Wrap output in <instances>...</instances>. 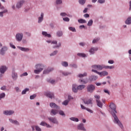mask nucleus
I'll return each mask as SVG.
<instances>
[{"label":"nucleus","instance_id":"412c9836","mask_svg":"<svg viewBox=\"0 0 131 131\" xmlns=\"http://www.w3.org/2000/svg\"><path fill=\"white\" fill-rule=\"evenodd\" d=\"M40 125H42V126H46V127H52L50 124H48V123H46L45 122H41L40 124Z\"/></svg>","mask_w":131,"mask_h":131},{"label":"nucleus","instance_id":"2f4dec72","mask_svg":"<svg viewBox=\"0 0 131 131\" xmlns=\"http://www.w3.org/2000/svg\"><path fill=\"white\" fill-rule=\"evenodd\" d=\"M42 34H43V35H44L45 36H46L47 37H51V34H48V33H47V32H42Z\"/></svg>","mask_w":131,"mask_h":131},{"label":"nucleus","instance_id":"6ab92c4d","mask_svg":"<svg viewBox=\"0 0 131 131\" xmlns=\"http://www.w3.org/2000/svg\"><path fill=\"white\" fill-rule=\"evenodd\" d=\"M97 105L100 108H103V103L100 100H96Z\"/></svg>","mask_w":131,"mask_h":131},{"label":"nucleus","instance_id":"f03ea898","mask_svg":"<svg viewBox=\"0 0 131 131\" xmlns=\"http://www.w3.org/2000/svg\"><path fill=\"white\" fill-rule=\"evenodd\" d=\"M88 74L86 73H84V74H80L78 75V77H79L80 79L79 80V82L82 83L83 84H86L88 83V78L85 79H82V77H84V76H86Z\"/></svg>","mask_w":131,"mask_h":131},{"label":"nucleus","instance_id":"b1692460","mask_svg":"<svg viewBox=\"0 0 131 131\" xmlns=\"http://www.w3.org/2000/svg\"><path fill=\"white\" fill-rule=\"evenodd\" d=\"M84 104H93V99H88L87 100H84Z\"/></svg>","mask_w":131,"mask_h":131},{"label":"nucleus","instance_id":"7ed1b4c3","mask_svg":"<svg viewBox=\"0 0 131 131\" xmlns=\"http://www.w3.org/2000/svg\"><path fill=\"white\" fill-rule=\"evenodd\" d=\"M35 68L36 70H35L34 71V73L35 74H39L43 70V69L45 68V66L43 64H39L35 66Z\"/></svg>","mask_w":131,"mask_h":131},{"label":"nucleus","instance_id":"a211bd4d","mask_svg":"<svg viewBox=\"0 0 131 131\" xmlns=\"http://www.w3.org/2000/svg\"><path fill=\"white\" fill-rule=\"evenodd\" d=\"M24 4V1H20L19 2L17 3L16 5V8H17V9H19V8H21V7L23 6Z\"/></svg>","mask_w":131,"mask_h":131},{"label":"nucleus","instance_id":"473e14b6","mask_svg":"<svg viewBox=\"0 0 131 131\" xmlns=\"http://www.w3.org/2000/svg\"><path fill=\"white\" fill-rule=\"evenodd\" d=\"M70 119L71 120H72V121H75L76 122H78L79 121L78 118H77L72 117V118H70Z\"/></svg>","mask_w":131,"mask_h":131},{"label":"nucleus","instance_id":"864d4df0","mask_svg":"<svg viewBox=\"0 0 131 131\" xmlns=\"http://www.w3.org/2000/svg\"><path fill=\"white\" fill-rule=\"evenodd\" d=\"M60 4H62V0H56V4L60 5Z\"/></svg>","mask_w":131,"mask_h":131},{"label":"nucleus","instance_id":"09e8293b","mask_svg":"<svg viewBox=\"0 0 131 131\" xmlns=\"http://www.w3.org/2000/svg\"><path fill=\"white\" fill-rule=\"evenodd\" d=\"M59 114H60V115H62V116H65V114L62 111H60L59 112Z\"/></svg>","mask_w":131,"mask_h":131},{"label":"nucleus","instance_id":"6e6d98bb","mask_svg":"<svg viewBox=\"0 0 131 131\" xmlns=\"http://www.w3.org/2000/svg\"><path fill=\"white\" fill-rule=\"evenodd\" d=\"M60 16H62V17H65V16H67V14L64 12H62L60 13Z\"/></svg>","mask_w":131,"mask_h":131},{"label":"nucleus","instance_id":"a18cd8bd","mask_svg":"<svg viewBox=\"0 0 131 131\" xmlns=\"http://www.w3.org/2000/svg\"><path fill=\"white\" fill-rule=\"evenodd\" d=\"M99 40H100V38H98L97 39H94L92 42L93 43H96V42H97V41H99Z\"/></svg>","mask_w":131,"mask_h":131},{"label":"nucleus","instance_id":"c03bdc74","mask_svg":"<svg viewBox=\"0 0 131 131\" xmlns=\"http://www.w3.org/2000/svg\"><path fill=\"white\" fill-rule=\"evenodd\" d=\"M58 53V51H55L52 53L50 54V56H55V55H57V53Z\"/></svg>","mask_w":131,"mask_h":131},{"label":"nucleus","instance_id":"bb28decb","mask_svg":"<svg viewBox=\"0 0 131 131\" xmlns=\"http://www.w3.org/2000/svg\"><path fill=\"white\" fill-rule=\"evenodd\" d=\"M85 88V85H79L77 86V90L78 91H82V90H83Z\"/></svg>","mask_w":131,"mask_h":131},{"label":"nucleus","instance_id":"c9c22d12","mask_svg":"<svg viewBox=\"0 0 131 131\" xmlns=\"http://www.w3.org/2000/svg\"><path fill=\"white\" fill-rule=\"evenodd\" d=\"M78 21L79 23H81V24L86 23V20L83 19H78Z\"/></svg>","mask_w":131,"mask_h":131},{"label":"nucleus","instance_id":"5701e85b","mask_svg":"<svg viewBox=\"0 0 131 131\" xmlns=\"http://www.w3.org/2000/svg\"><path fill=\"white\" fill-rule=\"evenodd\" d=\"M42 20H43V13H41V15H40V17H38V23H41V21H42Z\"/></svg>","mask_w":131,"mask_h":131},{"label":"nucleus","instance_id":"680f3d73","mask_svg":"<svg viewBox=\"0 0 131 131\" xmlns=\"http://www.w3.org/2000/svg\"><path fill=\"white\" fill-rule=\"evenodd\" d=\"M84 17L85 18H89V17H90V15H89V14H85L84 15Z\"/></svg>","mask_w":131,"mask_h":131},{"label":"nucleus","instance_id":"4468645a","mask_svg":"<svg viewBox=\"0 0 131 131\" xmlns=\"http://www.w3.org/2000/svg\"><path fill=\"white\" fill-rule=\"evenodd\" d=\"M7 69H8V68H7V67L2 66L0 68L1 73H2L3 74H4V73H5V72H6V70H7Z\"/></svg>","mask_w":131,"mask_h":131},{"label":"nucleus","instance_id":"393cba45","mask_svg":"<svg viewBox=\"0 0 131 131\" xmlns=\"http://www.w3.org/2000/svg\"><path fill=\"white\" fill-rule=\"evenodd\" d=\"M9 121L12 123H14V124H16V125H19V122L17 120H12L11 119H9Z\"/></svg>","mask_w":131,"mask_h":131},{"label":"nucleus","instance_id":"cd10ccee","mask_svg":"<svg viewBox=\"0 0 131 131\" xmlns=\"http://www.w3.org/2000/svg\"><path fill=\"white\" fill-rule=\"evenodd\" d=\"M73 92H74V93H77V91H78V89H77V87L76 88V85L75 84H73Z\"/></svg>","mask_w":131,"mask_h":131},{"label":"nucleus","instance_id":"f704fd0d","mask_svg":"<svg viewBox=\"0 0 131 131\" xmlns=\"http://www.w3.org/2000/svg\"><path fill=\"white\" fill-rule=\"evenodd\" d=\"M77 56H79V57H82L83 58H85V57H86V55L83 53H78Z\"/></svg>","mask_w":131,"mask_h":131},{"label":"nucleus","instance_id":"72a5a7b5","mask_svg":"<svg viewBox=\"0 0 131 131\" xmlns=\"http://www.w3.org/2000/svg\"><path fill=\"white\" fill-rule=\"evenodd\" d=\"M85 2H86V0H79V3L82 6L85 4Z\"/></svg>","mask_w":131,"mask_h":131},{"label":"nucleus","instance_id":"f3484780","mask_svg":"<svg viewBox=\"0 0 131 131\" xmlns=\"http://www.w3.org/2000/svg\"><path fill=\"white\" fill-rule=\"evenodd\" d=\"M98 79V77L97 76H91L89 77V80L90 81H95Z\"/></svg>","mask_w":131,"mask_h":131},{"label":"nucleus","instance_id":"603ef678","mask_svg":"<svg viewBox=\"0 0 131 131\" xmlns=\"http://www.w3.org/2000/svg\"><path fill=\"white\" fill-rule=\"evenodd\" d=\"M28 75V74L27 72L24 73L23 74L20 75V77H22V76H27Z\"/></svg>","mask_w":131,"mask_h":131},{"label":"nucleus","instance_id":"8fccbe9b","mask_svg":"<svg viewBox=\"0 0 131 131\" xmlns=\"http://www.w3.org/2000/svg\"><path fill=\"white\" fill-rule=\"evenodd\" d=\"M36 97V95L34 94V95H32V96H30V99L31 100H33V99H34V98H35Z\"/></svg>","mask_w":131,"mask_h":131},{"label":"nucleus","instance_id":"de8ad7c7","mask_svg":"<svg viewBox=\"0 0 131 131\" xmlns=\"http://www.w3.org/2000/svg\"><path fill=\"white\" fill-rule=\"evenodd\" d=\"M94 97L95 99H96V100H100L101 97L100 96V95H95L94 96Z\"/></svg>","mask_w":131,"mask_h":131},{"label":"nucleus","instance_id":"f257e3e1","mask_svg":"<svg viewBox=\"0 0 131 131\" xmlns=\"http://www.w3.org/2000/svg\"><path fill=\"white\" fill-rule=\"evenodd\" d=\"M109 107L111 108V109H112V110H113L114 111L113 114V116L114 118V122H115V123H117V124H118L119 126H120L121 128H122L123 127V126L122 125V124H121L120 121H119V119H118V118L115 114L117 113V111H116V105L113 103H111L110 104Z\"/></svg>","mask_w":131,"mask_h":131},{"label":"nucleus","instance_id":"13d9d810","mask_svg":"<svg viewBox=\"0 0 131 131\" xmlns=\"http://www.w3.org/2000/svg\"><path fill=\"white\" fill-rule=\"evenodd\" d=\"M70 66H71V67H73V68H77V66H76V64H71Z\"/></svg>","mask_w":131,"mask_h":131},{"label":"nucleus","instance_id":"a19ab883","mask_svg":"<svg viewBox=\"0 0 131 131\" xmlns=\"http://www.w3.org/2000/svg\"><path fill=\"white\" fill-rule=\"evenodd\" d=\"M5 97H6V94L4 93H1L0 94V100H2V99L5 98Z\"/></svg>","mask_w":131,"mask_h":131},{"label":"nucleus","instance_id":"aec40b11","mask_svg":"<svg viewBox=\"0 0 131 131\" xmlns=\"http://www.w3.org/2000/svg\"><path fill=\"white\" fill-rule=\"evenodd\" d=\"M96 51H98V48H92L90 50L89 52L90 53H91L92 54H95V52H96Z\"/></svg>","mask_w":131,"mask_h":131},{"label":"nucleus","instance_id":"3c124183","mask_svg":"<svg viewBox=\"0 0 131 131\" xmlns=\"http://www.w3.org/2000/svg\"><path fill=\"white\" fill-rule=\"evenodd\" d=\"M35 129L37 131H41V129L38 126H35Z\"/></svg>","mask_w":131,"mask_h":131},{"label":"nucleus","instance_id":"6e6552de","mask_svg":"<svg viewBox=\"0 0 131 131\" xmlns=\"http://www.w3.org/2000/svg\"><path fill=\"white\" fill-rule=\"evenodd\" d=\"M22 38H23V34L18 33L16 35V39L17 41H21Z\"/></svg>","mask_w":131,"mask_h":131},{"label":"nucleus","instance_id":"a878e982","mask_svg":"<svg viewBox=\"0 0 131 131\" xmlns=\"http://www.w3.org/2000/svg\"><path fill=\"white\" fill-rule=\"evenodd\" d=\"M58 113V110H52L51 112V115H56Z\"/></svg>","mask_w":131,"mask_h":131},{"label":"nucleus","instance_id":"39448f33","mask_svg":"<svg viewBox=\"0 0 131 131\" xmlns=\"http://www.w3.org/2000/svg\"><path fill=\"white\" fill-rule=\"evenodd\" d=\"M92 72H95V73H97L99 75H100L101 77L106 76L108 75V72H107L106 71H103V72H98L97 70H94V69H93L92 70Z\"/></svg>","mask_w":131,"mask_h":131},{"label":"nucleus","instance_id":"423d86ee","mask_svg":"<svg viewBox=\"0 0 131 131\" xmlns=\"http://www.w3.org/2000/svg\"><path fill=\"white\" fill-rule=\"evenodd\" d=\"M96 90V87L93 84H89L87 86V92L89 93H93Z\"/></svg>","mask_w":131,"mask_h":131},{"label":"nucleus","instance_id":"5fc2aeb1","mask_svg":"<svg viewBox=\"0 0 131 131\" xmlns=\"http://www.w3.org/2000/svg\"><path fill=\"white\" fill-rule=\"evenodd\" d=\"M98 3L99 4H104V3H105V0H98Z\"/></svg>","mask_w":131,"mask_h":131},{"label":"nucleus","instance_id":"bf43d9fd","mask_svg":"<svg viewBox=\"0 0 131 131\" xmlns=\"http://www.w3.org/2000/svg\"><path fill=\"white\" fill-rule=\"evenodd\" d=\"M81 109H83V110H86V107H85L84 106H83V105L81 104Z\"/></svg>","mask_w":131,"mask_h":131},{"label":"nucleus","instance_id":"4c0bfd02","mask_svg":"<svg viewBox=\"0 0 131 131\" xmlns=\"http://www.w3.org/2000/svg\"><path fill=\"white\" fill-rule=\"evenodd\" d=\"M104 68L105 69H113V68H114V66H104Z\"/></svg>","mask_w":131,"mask_h":131},{"label":"nucleus","instance_id":"0eeeda50","mask_svg":"<svg viewBox=\"0 0 131 131\" xmlns=\"http://www.w3.org/2000/svg\"><path fill=\"white\" fill-rule=\"evenodd\" d=\"M92 68L94 69H96V70L101 71L102 69H104V65H94L92 66Z\"/></svg>","mask_w":131,"mask_h":131},{"label":"nucleus","instance_id":"c756f323","mask_svg":"<svg viewBox=\"0 0 131 131\" xmlns=\"http://www.w3.org/2000/svg\"><path fill=\"white\" fill-rule=\"evenodd\" d=\"M5 51H7V48H6V47H3L2 49H1V51H0V54H1V55H4V54H5Z\"/></svg>","mask_w":131,"mask_h":131},{"label":"nucleus","instance_id":"37998d69","mask_svg":"<svg viewBox=\"0 0 131 131\" xmlns=\"http://www.w3.org/2000/svg\"><path fill=\"white\" fill-rule=\"evenodd\" d=\"M92 25H93V20H92V19H91L89 21V22L88 23V26H92Z\"/></svg>","mask_w":131,"mask_h":131},{"label":"nucleus","instance_id":"7c9ffc66","mask_svg":"<svg viewBox=\"0 0 131 131\" xmlns=\"http://www.w3.org/2000/svg\"><path fill=\"white\" fill-rule=\"evenodd\" d=\"M61 65L63 67H68V62L67 61H62Z\"/></svg>","mask_w":131,"mask_h":131},{"label":"nucleus","instance_id":"49530a36","mask_svg":"<svg viewBox=\"0 0 131 131\" xmlns=\"http://www.w3.org/2000/svg\"><path fill=\"white\" fill-rule=\"evenodd\" d=\"M63 21H65L66 22H69L70 19L68 17H64L63 18Z\"/></svg>","mask_w":131,"mask_h":131},{"label":"nucleus","instance_id":"2eb2a0df","mask_svg":"<svg viewBox=\"0 0 131 131\" xmlns=\"http://www.w3.org/2000/svg\"><path fill=\"white\" fill-rule=\"evenodd\" d=\"M12 77L13 79H14V80H16V79H17V78H18V75L17 74V73L16 72H15V71H12Z\"/></svg>","mask_w":131,"mask_h":131},{"label":"nucleus","instance_id":"4be33fe9","mask_svg":"<svg viewBox=\"0 0 131 131\" xmlns=\"http://www.w3.org/2000/svg\"><path fill=\"white\" fill-rule=\"evenodd\" d=\"M20 51H22L23 52H29V48H23L21 47H18Z\"/></svg>","mask_w":131,"mask_h":131},{"label":"nucleus","instance_id":"1a4fd4ad","mask_svg":"<svg viewBox=\"0 0 131 131\" xmlns=\"http://www.w3.org/2000/svg\"><path fill=\"white\" fill-rule=\"evenodd\" d=\"M45 96H46L47 97H48V98H50V99H53V98L54 97V93L50 92H46L45 93Z\"/></svg>","mask_w":131,"mask_h":131},{"label":"nucleus","instance_id":"9d476101","mask_svg":"<svg viewBox=\"0 0 131 131\" xmlns=\"http://www.w3.org/2000/svg\"><path fill=\"white\" fill-rule=\"evenodd\" d=\"M50 106L51 107V108H54L55 109H57V110H59L60 109V107L59 106L57 105L56 103L51 102L50 103Z\"/></svg>","mask_w":131,"mask_h":131},{"label":"nucleus","instance_id":"58836bf2","mask_svg":"<svg viewBox=\"0 0 131 131\" xmlns=\"http://www.w3.org/2000/svg\"><path fill=\"white\" fill-rule=\"evenodd\" d=\"M29 91V89L26 88L24 91H22L21 94L22 95H25L26 94L27 92H28Z\"/></svg>","mask_w":131,"mask_h":131},{"label":"nucleus","instance_id":"c85d7f7f","mask_svg":"<svg viewBox=\"0 0 131 131\" xmlns=\"http://www.w3.org/2000/svg\"><path fill=\"white\" fill-rule=\"evenodd\" d=\"M125 24L129 25L131 24V17H129L125 21Z\"/></svg>","mask_w":131,"mask_h":131},{"label":"nucleus","instance_id":"0e129e2a","mask_svg":"<svg viewBox=\"0 0 131 131\" xmlns=\"http://www.w3.org/2000/svg\"><path fill=\"white\" fill-rule=\"evenodd\" d=\"M2 91H6V86H3L1 88Z\"/></svg>","mask_w":131,"mask_h":131},{"label":"nucleus","instance_id":"ea45409f","mask_svg":"<svg viewBox=\"0 0 131 131\" xmlns=\"http://www.w3.org/2000/svg\"><path fill=\"white\" fill-rule=\"evenodd\" d=\"M57 36L60 37V36H62V35H63V33L62 32V31H58L57 32Z\"/></svg>","mask_w":131,"mask_h":131},{"label":"nucleus","instance_id":"79ce46f5","mask_svg":"<svg viewBox=\"0 0 131 131\" xmlns=\"http://www.w3.org/2000/svg\"><path fill=\"white\" fill-rule=\"evenodd\" d=\"M68 103H69V100H66L62 102V104L66 106V105H68Z\"/></svg>","mask_w":131,"mask_h":131},{"label":"nucleus","instance_id":"dca6fc26","mask_svg":"<svg viewBox=\"0 0 131 131\" xmlns=\"http://www.w3.org/2000/svg\"><path fill=\"white\" fill-rule=\"evenodd\" d=\"M4 114L5 115H12V114H14L13 111H5L4 112Z\"/></svg>","mask_w":131,"mask_h":131},{"label":"nucleus","instance_id":"052dcab7","mask_svg":"<svg viewBox=\"0 0 131 131\" xmlns=\"http://www.w3.org/2000/svg\"><path fill=\"white\" fill-rule=\"evenodd\" d=\"M86 110L88 111V112H90V113H93V111H92L91 109L89 108H86Z\"/></svg>","mask_w":131,"mask_h":131},{"label":"nucleus","instance_id":"e433bc0d","mask_svg":"<svg viewBox=\"0 0 131 131\" xmlns=\"http://www.w3.org/2000/svg\"><path fill=\"white\" fill-rule=\"evenodd\" d=\"M69 30L71 31H72L73 32H76V30L75 29V28H73L72 27H70L69 28Z\"/></svg>","mask_w":131,"mask_h":131},{"label":"nucleus","instance_id":"338daca9","mask_svg":"<svg viewBox=\"0 0 131 131\" xmlns=\"http://www.w3.org/2000/svg\"><path fill=\"white\" fill-rule=\"evenodd\" d=\"M85 27L84 25L80 26L79 28L80 29H82V28H84Z\"/></svg>","mask_w":131,"mask_h":131},{"label":"nucleus","instance_id":"774afa93","mask_svg":"<svg viewBox=\"0 0 131 131\" xmlns=\"http://www.w3.org/2000/svg\"><path fill=\"white\" fill-rule=\"evenodd\" d=\"M129 10H131V1L129 2Z\"/></svg>","mask_w":131,"mask_h":131},{"label":"nucleus","instance_id":"9b49d317","mask_svg":"<svg viewBox=\"0 0 131 131\" xmlns=\"http://www.w3.org/2000/svg\"><path fill=\"white\" fill-rule=\"evenodd\" d=\"M77 128L78 129H80V130H83V131L86 130V129H85V128H84V126L83 124L82 123L79 124L78 125Z\"/></svg>","mask_w":131,"mask_h":131},{"label":"nucleus","instance_id":"ddd939ff","mask_svg":"<svg viewBox=\"0 0 131 131\" xmlns=\"http://www.w3.org/2000/svg\"><path fill=\"white\" fill-rule=\"evenodd\" d=\"M48 119L49 121H51V122H53V123H55L56 124H57L58 123V121H57V119H56L55 118L49 117L48 118Z\"/></svg>","mask_w":131,"mask_h":131},{"label":"nucleus","instance_id":"f8f14e48","mask_svg":"<svg viewBox=\"0 0 131 131\" xmlns=\"http://www.w3.org/2000/svg\"><path fill=\"white\" fill-rule=\"evenodd\" d=\"M54 70V68H48L47 70H45L43 72V74H48V73H50L51 71H53Z\"/></svg>","mask_w":131,"mask_h":131},{"label":"nucleus","instance_id":"20e7f679","mask_svg":"<svg viewBox=\"0 0 131 131\" xmlns=\"http://www.w3.org/2000/svg\"><path fill=\"white\" fill-rule=\"evenodd\" d=\"M47 42H48V43H51V45H55V46H53V49H56V48H60V47H61V43H58V44L57 45L58 43V41H57L56 40H53V41H47Z\"/></svg>","mask_w":131,"mask_h":131},{"label":"nucleus","instance_id":"e2e57ef3","mask_svg":"<svg viewBox=\"0 0 131 131\" xmlns=\"http://www.w3.org/2000/svg\"><path fill=\"white\" fill-rule=\"evenodd\" d=\"M108 63L109 64H113V63H114V61H113V60H109V61H108Z\"/></svg>","mask_w":131,"mask_h":131},{"label":"nucleus","instance_id":"4d7b16f0","mask_svg":"<svg viewBox=\"0 0 131 131\" xmlns=\"http://www.w3.org/2000/svg\"><path fill=\"white\" fill-rule=\"evenodd\" d=\"M104 93H105V94H107V95H110V92H109V91H108L107 90L105 89L104 90Z\"/></svg>","mask_w":131,"mask_h":131},{"label":"nucleus","instance_id":"69168bd1","mask_svg":"<svg viewBox=\"0 0 131 131\" xmlns=\"http://www.w3.org/2000/svg\"><path fill=\"white\" fill-rule=\"evenodd\" d=\"M63 75H64L65 76H67V75H68L69 74V73L68 72H64V73H63Z\"/></svg>","mask_w":131,"mask_h":131}]
</instances>
